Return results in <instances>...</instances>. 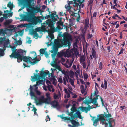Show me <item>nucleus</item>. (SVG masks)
<instances>
[{
	"instance_id": "obj_9",
	"label": "nucleus",
	"mask_w": 127,
	"mask_h": 127,
	"mask_svg": "<svg viewBox=\"0 0 127 127\" xmlns=\"http://www.w3.org/2000/svg\"><path fill=\"white\" fill-rule=\"evenodd\" d=\"M3 36V37H0V46L1 47L3 43L2 46L3 48H6V47H10L9 45H10L9 44H10L9 39H5L6 37L5 35Z\"/></svg>"
},
{
	"instance_id": "obj_35",
	"label": "nucleus",
	"mask_w": 127,
	"mask_h": 127,
	"mask_svg": "<svg viewBox=\"0 0 127 127\" xmlns=\"http://www.w3.org/2000/svg\"><path fill=\"white\" fill-rule=\"evenodd\" d=\"M91 103V100L86 99L84 101V103L86 104L89 105V104Z\"/></svg>"
},
{
	"instance_id": "obj_61",
	"label": "nucleus",
	"mask_w": 127,
	"mask_h": 127,
	"mask_svg": "<svg viewBox=\"0 0 127 127\" xmlns=\"http://www.w3.org/2000/svg\"><path fill=\"white\" fill-rule=\"evenodd\" d=\"M36 32H39L41 31V28H37L35 29Z\"/></svg>"
},
{
	"instance_id": "obj_45",
	"label": "nucleus",
	"mask_w": 127,
	"mask_h": 127,
	"mask_svg": "<svg viewBox=\"0 0 127 127\" xmlns=\"http://www.w3.org/2000/svg\"><path fill=\"white\" fill-rule=\"evenodd\" d=\"M104 85L105 89H106L107 88V82L105 80H104Z\"/></svg>"
},
{
	"instance_id": "obj_62",
	"label": "nucleus",
	"mask_w": 127,
	"mask_h": 127,
	"mask_svg": "<svg viewBox=\"0 0 127 127\" xmlns=\"http://www.w3.org/2000/svg\"><path fill=\"white\" fill-rule=\"evenodd\" d=\"M81 64L82 65L84 69L86 67V65L85 63H82V64Z\"/></svg>"
},
{
	"instance_id": "obj_54",
	"label": "nucleus",
	"mask_w": 127,
	"mask_h": 127,
	"mask_svg": "<svg viewBox=\"0 0 127 127\" xmlns=\"http://www.w3.org/2000/svg\"><path fill=\"white\" fill-rule=\"evenodd\" d=\"M33 35L34 37V38L37 37V38H38V34L37 32L34 34Z\"/></svg>"
},
{
	"instance_id": "obj_53",
	"label": "nucleus",
	"mask_w": 127,
	"mask_h": 127,
	"mask_svg": "<svg viewBox=\"0 0 127 127\" xmlns=\"http://www.w3.org/2000/svg\"><path fill=\"white\" fill-rule=\"evenodd\" d=\"M69 75H74V72L72 71H70L69 72Z\"/></svg>"
},
{
	"instance_id": "obj_52",
	"label": "nucleus",
	"mask_w": 127,
	"mask_h": 127,
	"mask_svg": "<svg viewBox=\"0 0 127 127\" xmlns=\"http://www.w3.org/2000/svg\"><path fill=\"white\" fill-rule=\"evenodd\" d=\"M41 84V83L39 81H37L36 82V85H33V87H36V86L39 85V84Z\"/></svg>"
},
{
	"instance_id": "obj_14",
	"label": "nucleus",
	"mask_w": 127,
	"mask_h": 127,
	"mask_svg": "<svg viewBox=\"0 0 127 127\" xmlns=\"http://www.w3.org/2000/svg\"><path fill=\"white\" fill-rule=\"evenodd\" d=\"M70 110L71 112H69L68 109L66 111V112L67 113V114L70 116L72 115L75 112H76L77 111L76 107H72Z\"/></svg>"
},
{
	"instance_id": "obj_1",
	"label": "nucleus",
	"mask_w": 127,
	"mask_h": 127,
	"mask_svg": "<svg viewBox=\"0 0 127 127\" xmlns=\"http://www.w3.org/2000/svg\"><path fill=\"white\" fill-rule=\"evenodd\" d=\"M9 47L11 48L12 53L9 55L10 58L11 59H17V62L20 63L22 60L27 63L28 64H31L32 65L35 64L39 60L37 59L36 54L35 51L32 52L35 53L34 56L35 58L33 59L29 56H25L26 51L21 49H19L18 50L16 49L15 46L9 45Z\"/></svg>"
},
{
	"instance_id": "obj_64",
	"label": "nucleus",
	"mask_w": 127,
	"mask_h": 127,
	"mask_svg": "<svg viewBox=\"0 0 127 127\" xmlns=\"http://www.w3.org/2000/svg\"><path fill=\"white\" fill-rule=\"evenodd\" d=\"M32 106L33 107V109L32 110V111H33L34 112L36 111L37 110V109L35 108V107L34 105H33Z\"/></svg>"
},
{
	"instance_id": "obj_25",
	"label": "nucleus",
	"mask_w": 127,
	"mask_h": 127,
	"mask_svg": "<svg viewBox=\"0 0 127 127\" xmlns=\"http://www.w3.org/2000/svg\"><path fill=\"white\" fill-rule=\"evenodd\" d=\"M21 39V38H20L19 40H17L16 39H14V40L16 41L15 43V44H17V45H20L22 43V41L20 40Z\"/></svg>"
},
{
	"instance_id": "obj_21",
	"label": "nucleus",
	"mask_w": 127,
	"mask_h": 127,
	"mask_svg": "<svg viewBox=\"0 0 127 127\" xmlns=\"http://www.w3.org/2000/svg\"><path fill=\"white\" fill-rule=\"evenodd\" d=\"M97 102V100L94 98L93 99H92L91 100V103H92L94 104L96 106V107H94L95 108H96V107H98V104Z\"/></svg>"
},
{
	"instance_id": "obj_5",
	"label": "nucleus",
	"mask_w": 127,
	"mask_h": 127,
	"mask_svg": "<svg viewBox=\"0 0 127 127\" xmlns=\"http://www.w3.org/2000/svg\"><path fill=\"white\" fill-rule=\"evenodd\" d=\"M49 74V72L48 71L45 72L44 71H41L40 73V75L37 74H36L35 73H34V76H31L32 80L33 81H39L40 82H41L43 81L42 80H40L41 79H42L44 80L45 78V76L48 75Z\"/></svg>"
},
{
	"instance_id": "obj_60",
	"label": "nucleus",
	"mask_w": 127,
	"mask_h": 127,
	"mask_svg": "<svg viewBox=\"0 0 127 127\" xmlns=\"http://www.w3.org/2000/svg\"><path fill=\"white\" fill-rule=\"evenodd\" d=\"M7 14H3V17L5 19H6L7 18Z\"/></svg>"
},
{
	"instance_id": "obj_23",
	"label": "nucleus",
	"mask_w": 127,
	"mask_h": 127,
	"mask_svg": "<svg viewBox=\"0 0 127 127\" xmlns=\"http://www.w3.org/2000/svg\"><path fill=\"white\" fill-rule=\"evenodd\" d=\"M60 39L55 40L53 45L58 46L60 44V42H61V41L60 40Z\"/></svg>"
},
{
	"instance_id": "obj_3",
	"label": "nucleus",
	"mask_w": 127,
	"mask_h": 127,
	"mask_svg": "<svg viewBox=\"0 0 127 127\" xmlns=\"http://www.w3.org/2000/svg\"><path fill=\"white\" fill-rule=\"evenodd\" d=\"M32 0H21L19 2L20 4L23 5L27 8L28 14L32 15L33 12L38 13L41 11L40 8L38 6H36L35 7H33L31 4Z\"/></svg>"
},
{
	"instance_id": "obj_20",
	"label": "nucleus",
	"mask_w": 127,
	"mask_h": 127,
	"mask_svg": "<svg viewBox=\"0 0 127 127\" xmlns=\"http://www.w3.org/2000/svg\"><path fill=\"white\" fill-rule=\"evenodd\" d=\"M54 13H51V14L48 15L46 16L45 17H43L42 18V19H44L45 18L46 19H48V18H51V19L55 18L54 16Z\"/></svg>"
},
{
	"instance_id": "obj_6",
	"label": "nucleus",
	"mask_w": 127,
	"mask_h": 127,
	"mask_svg": "<svg viewBox=\"0 0 127 127\" xmlns=\"http://www.w3.org/2000/svg\"><path fill=\"white\" fill-rule=\"evenodd\" d=\"M57 21V19L54 18L51 19H49L46 21L45 22L43 23V25H45L46 26L48 27L49 29L50 30L53 29L54 30H57L55 29L54 27V24L56 23V21Z\"/></svg>"
},
{
	"instance_id": "obj_37",
	"label": "nucleus",
	"mask_w": 127,
	"mask_h": 127,
	"mask_svg": "<svg viewBox=\"0 0 127 127\" xmlns=\"http://www.w3.org/2000/svg\"><path fill=\"white\" fill-rule=\"evenodd\" d=\"M69 22V25L70 26H72L73 25V22L71 19H70L68 20Z\"/></svg>"
},
{
	"instance_id": "obj_2",
	"label": "nucleus",
	"mask_w": 127,
	"mask_h": 127,
	"mask_svg": "<svg viewBox=\"0 0 127 127\" xmlns=\"http://www.w3.org/2000/svg\"><path fill=\"white\" fill-rule=\"evenodd\" d=\"M98 118L95 119L96 118L95 117H93L91 120L93 122V125L95 127H96L99 121L100 120L102 124L104 125L105 127H108V124H109L108 127H113L112 125V123L115 121L114 120H112V118H110L112 117L111 114L108 113L107 114L105 112H104V114H100L98 115Z\"/></svg>"
},
{
	"instance_id": "obj_7",
	"label": "nucleus",
	"mask_w": 127,
	"mask_h": 127,
	"mask_svg": "<svg viewBox=\"0 0 127 127\" xmlns=\"http://www.w3.org/2000/svg\"><path fill=\"white\" fill-rule=\"evenodd\" d=\"M64 114H62V115H58V116L59 117H60V118L61 119H62L64 120V121L66 120H68L71 122V123L73 125H70L69 124L68 125V126L70 127H76V126H79L80 124L79 122H76L74 120H73L70 117H64L63 116Z\"/></svg>"
},
{
	"instance_id": "obj_10",
	"label": "nucleus",
	"mask_w": 127,
	"mask_h": 127,
	"mask_svg": "<svg viewBox=\"0 0 127 127\" xmlns=\"http://www.w3.org/2000/svg\"><path fill=\"white\" fill-rule=\"evenodd\" d=\"M70 118L74 120L75 118H78L79 119H82V116L81 115V113L79 110H77L76 112L72 115L70 116Z\"/></svg>"
},
{
	"instance_id": "obj_31",
	"label": "nucleus",
	"mask_w": 127,
	"mask_h": 127,
	"mask_svg": "<svg viewBox=\"0 0 127 127\" xmlns=\"http://www.w3.org/2000/svg\"><path fill=\"white\" fill-rule=\"evenodd\" d=\"M46 48H45L44 49H41L39 50V52L40 53V55L41 54H44V53L46 51L45 50H46Z\"/></svg>"
},
{
	"instance_id": "obj_47",
	"label": "nucleus",
	"mask_w": 127,
	"mask_h": 127,
	"mask_svg": "<svg viewBox=\"0 0 127 127\" xmlns=\"http://www.w3.org/2000/svg\"><path fill=\"white\" fill-rule=\"evenodd\" d=\"M58 81L59 83H62L63 82V79L62 78H59L58 79Z\"/></svg>"
},
{
	"instance_id": "obj_8",
	"label": "nucleus",
	"mask_w": 127,
	"mask_h": 127,
	"mask_svg": "<svg viewBox=\"0 0 127 127\" xmlns=\"http://www.w3.org/2000/svg\"><path fill=\"white\" fill-rule=\"evenodd\" d=\"M24 21H27L30 22H31L33 25L37 24L38 21L37 19H34L32 16V15L28 14L27 15L24 16L23 18Z\"/></svg>"
},
{
	"instance_id": "obj_33",
	"label": "nucleus",
	"mask_w": 127,
	"mask_h": 127,
	"mask_svg": "<svg viewBox=\"0 0 127 127\" xmlns=\"http://www.w3.org/2000/svg\"><path fill=\"white\" fill-rule=\"evenodd\" d=\"M80 89L81 93L83 94L85 91L84 86L83 85H81L80 86Z\"/></svg>"
},
{
	"instance_id": "obj_13",
	"label": "nucleus",
	"mask_w": 127,
	"mask_h": 127,
	"mask_svg": "<svg viewBox=\"0 0 127 127\" xmlns=\"http://www.w3.org/2000/svg\"><path fill=\"white\" fill-rule=\"evenodd\" d=\"M57 30H54L53 29L52 30H50L48 32V36L49 37L52 39H54V36L53 34V33L55 32H57Z\"/></svg>"
},
{
	"instance_id": "obj_39",
	"label": "nucleus",
	"mask_w": 127,
	"mask_h": 127,
	"mask_svg": "<svg viewBox=\"0 0 127 127\" xmlns=\"http://www.w3.org/2000/svg\"><path fill=\"white\" fill-rule=\"evenodd\" d=\"M58 25L63 26V23L61 21H59L57 23Z\"/></svg>"
},
{
	"instance_id": "obj_4",
	"label": "nucleus",
	"mask_w": 127,
	"mask_h": 127,
	"mask_svg": "<svg viewBox=\"0 0 127 127\" xmlns=\"http://www.w3.org/2000/svg\"><path fill=\"white\" fill-rule=\"evenodd\" d=\"M63 39H61V46H64V47L68 46L69 48L71 45V43L70 41L72 40L71 36L69 34H64L63 35Z\"/></svg>"
},
{
	"instance_id": "obj_40",
	"label": "nucleus",
	"mask_w": 127,
	"mask_h": 127,
	"mask_svg": "<svg viewBox=\"0 0 127 127\" xmlns=\"http://www.w3.org/2000/svg\"><path fill=\"white\" fill-rule=\"evenodd\" d=\"M69 82L70 83V84L72 86H74V80L70 78Z\"/></svg>"
},
{
	"instance_id": "obj_63",
	"label": "nucleus",
	"mask_w": 127,
	"mask_h": 127,
	"mask_svg": "<svg viewBox=\"0 0 127 127\" xmlns=\"http://www.w3.org/2000/svg\"><path fill=\"white\" fill-rule=\"evenodd\" d=\"M44 54L45 55V56L46 57H47L48 56V54L47 51H45Z\"/></svg>"
},
{
	"instance_id": "obj_59",
	"label": "nucleus",
	"mask_w": 127,
	"mask_h": 127,
	"mask_svg": "<svg viewBox=\"0 0 127 127\" xmlns=\"http://www.w3.org/2000/svg\"><path fill=\"white\" fill-rule=\"evenodd\" d=\"M67 64H67V62L65 64H63V65H64L65 66V67L66 68H69V67H68Z\"/></svg>"
},
{
	"instance_id": "obj_16",
	"label": "nucleus",
	"mask_w": 127,
	"mask_h": 127,
	"mask_svg": "<svg viewBox=\"0 0 127 127\" xmlns=\"http://www.w3.org/2000/svg\"><path fill=\"white\" fill-rule=\"evenodd\" d=\"M35 101L36 105H40L43 103L44 96H41L39 98L38 100H37V97L36 98V100Z\"/></svg>"
},
{
	"instance_id": "obj_44",
	"label": "nucleus",
	"mask_w": 127,
	"mask_h": 127,
	"mask_svg": "<svg viewBox=\"0 0 127 127\" xmlns=\"http://www.w3.org/2000/svg\"><path fill=\"white\" fill-rule=\"evenodd\" d=\"M88 77V76L87 73H85L84 76V79L85 80H87Z\"/></svg>"
},
{
	"instance_id": "obj_28",
	"label": "nucleus",
	"mask_w": 127,
	"mask_h": 127,
	"mask_svg": "<svg viewBox=\"0 0 127 127\" xmlns=\"http://www.w3.org/2000/svg\"><path fill=\"white\" fill-rule=\"evenodd\" d=\"M12 21V20L11 19L6 20V22L4 23V24L5 25H8L11 23Z\"/></svg>"
},
{
	"instance_id": "obj_32",
	"label": "nucleus",
	"mask_w": 127,
	"mask_h": 127,
	"mask_svg": "<svg viewBox=\"0 0 127 127\" xmlns=\"http://www.w3.org/2000/svg\"><path fill=\"white\" fill-rule=\"evenodd\" d=\"M92 55L94 58L96 59V52L95 50L94 49L92 48Z\"/></svg>"
},
{
	"instance_id": "obj_41",
	"label": "nucleus",
	"mask_w": 127,
	"mask_h": 127,
	"mask_svg": "<svg viewBox=\"0 0 127 127\" xmlns=\"http://www.w3.org/2000/svg\"><path fill=\"white\" fill-rule=\"evenodd\" d=\"M61 26L57 25L56 29H57V31H60L62 29H63V28H61Z\"/></svg>"
},
{
	"instance_id": "obj_56",
	"label": "nucleus",
	"mask_w": 127,
	"mask_h": 127,
	"mask_svg": "<svg viewBox=\"0 0 127 127\" xmlns=\"http://www.w3.org/2000/svg\"><path fill=\"white\" fill-rule=\"evenodd\" d=\"M58 95H56L55 94L54 96V98L55 99H56L58 98Z\"/></svg>"
},
{
	"instance_id": "obj_43",
	"label": "nucleus",
	"mask_w": 127,
	"mask_h": 127,
	"mask_svg": "<svg viewBox=\"0 0 127 127\" xmlns=\"http://www.w3.org/2000/svg\"><path fill=\"white\" fill-rule=\"evenodd\" d=\"M46 96L47 97L46 98L48 99L49 100H51V98L50 96V94L48 93H47L46 94Z\"/></svg>"
},
{
	"instance_id": "obj_22",
	"label": "nucleus",
	"mask_w": 127,
	"mask_h": 127,
	"mask_svg": "<svg viewBox=\"0 0 127 127\" xmlns=\"http://www.w3.org/2000/svg\"><path fill=\"white\" fill-rule=\"evenodd\" d=\"M58 48L57 46L53 45V49L51 51V53H53L54 52L57 53L58 51Z\"/></svg>"
},
{
	"instance_id": "obj_27",
	"label": "nucleus",
	"mask_w": 127,
	"mask_h": 127,
	"mask_svg": "<svg viewBox=\"0 0 127 127\" xmlns=\"http://www.w3.org/2000/svg\"><path fill=\"white\" fill-rule=\"evenodd\" d=\"M30 94L31 96L34 97V100L35 101H36L37 97L35 95L34 92L32 91H30Z\"/></svg>"
},
{
	"instance_id": "obj_58",
	"label": "nucleus",
	"mask_w": 127,
	"mask_h": 127,
	"mask_svg": "<svg viewBox=\"0 0 127 127\" xmlns=\"http://www.w3.org/2000/svg\"><path fill=\"white\" fill-rule=\"evenodd\" d=\"M122 49L121 50L120 52H119L118 55H120L121 54L123 53V49L122 48Z\"/></svg>"
},
{
	"instance_id": "obj_57",
	"label": "nucleus",
	"mask_w": 127,
	"mask_h": 127,
	"mask_svg": "<svg viewBox=\"0 0 127 127\" xmlns=\"http://www.w3.org/2000/svg\"><path fill=\"white\" fill-rule=\"evenodd\" d=\"M35 92H36V94L37 95H40L41 93L39 91H38V90L36 91Z\"/></svg>"
},
{
	"instance_id": "obj_19",
	"label": "nucleus",
	"mask_w": 127,
	"mask_h": 127,
	"mask_svg": "<svg viewBox=\"0 0 127 127\" xmlns=\"http://www.w3.org/2000/svg\"><path fill=\"white\" fill-rule=\"evenodd\" d=\"M50 104L54 108H56L59 106L58 102L55 100L52 101L51 102H50Z\"/></svg>"
},
{
	"instance_id": "obj_51",
	"label": "nucleus",
	"mask_w": 127,
	"mask_h": 127,
	"mask_svg": "<svg viewBox=\"0 0 127 127\" xmlns=\"http://www.w3.org/2000/svg\"><path fill=\"white\" fill-rule=\"evenodd\" d=\"M50 118L49 117V116L47 115L46 117V121H50Z\"/></svg>"
},
{
	"instance_id": "obj_30",
	"label": "nucleus",
	"mask_w": 127,
	"mask_h": 127,
	"mask_svg": "<svg viewBox=\"0 0 127 127\" xmlns=\"http://www.w3.org/2000/svg\"><path fill=\"white\" fill-rule=\"evenodd\" d=\"M18 34L16 33V34L14 35L15 37L18 36L19 35V34L21 36L23 34V32H22V31H18Z\"/></svg>"
},
{
	"instance_id": "obj_26",
	"label": "nucleus",
	"mask_w": 127,
	"mask_h": 127,
	"mask_svg": "<svg viewBox=\"0 0 127 127\" xmlns=\"http://www.w3.org/2000/svg\"><path fill=\"white\" fill-rule=\"evenodd\" d=\"M6 48H4L3 49L0 48V56H3L4 54V51Z\"/></svg>"
},
{
	"instance_id": "obj_18",
	"label": "nucleus",
	"mask_w": 127,
	"mask_h": 127,
	"mask_svg": "<svg viewBox=\"0 0 127 127\" xmlns=\"http://www.w3.org/2000/svg\"><path fill=\"white\" fill-rule=\"evenodd\" d=\"M50 30L48 27L46 26L45 25H43L42 26V28H41V31L42 32H48Z\"/></svg>"
},
{
	"instance_id": "obj_36",
	"label": "nucleus",
	"mask_w": 127,
	"mask_h": 127,
	"mask_svg": "<svg viewBox=\"0 0 127 127\" xmlns=\"http://www.w3.org/2000/svg\"><path fill=\"white\" fill-rule=\"evenodd\" d=\"M65 7L67 11L70 10L71 9V8L72 7L70 6V5L67 6H65Z\"/></svg>"
},
{
	"instance_id": "obj_17",
	"label": "nucleus",
	"mask_w": 127,
	"mask_h": 127,
	"mask_svg": "<svg viewBox=\"0 0 127 127\" xmlns=\"http://www.w3.org/2000/svg\"><path fill=\"white\" fill-rule=\"evenodd\" d=\"M70 77L68 75H65L64 76V77L63 78V82L64 84L65 85H66L67 82L68 83L69 81Z\"/></svg>"
},
{
	"instance_id": "obj_46",
	"label": "nucleus",
	"mask_w": 127,
	"mask_h": 127,
	"mask_svg": "<svg viewBox=\"0 0 127 127\" xmlns=\"http://www.w3.org/2000/svg\"><path fill=\"white\" fill-rule=\"evenodd\" d=\"M73 61H72L71 62H67V64L68 65V67L69 68L72 65V63H73Z\"/></svg>"
},
{
	"instance_id": "obj_12",
	"label": "nucleus",
	"mask_w": 127,
	"mask_h": 127,
	"mask_svg": "<svg viewBox=\"0 0 127 127\" xmlns=\"http://www.w3.org/2000/svg\"><path fill=\"white\" fill-rule=\"evenodd\" d=\"M51 54L52 58L54 59L53 61L52 62V63L51 64V65L53 67H56L57 66L56 61L57 60L55 59V57L57 53L53 52Z\"/></svg>"
},
{
	"instance_id": "obj_48",
	"label": "nucleus",
	"mask_w": 127,
	"mask_h": 127,
	"mask_svg": "<svg viewBox=\"0 0 127 127\" xmlns=\"http://www.w3.org/2000/svg\"><path fill=\"white\" fill-rule=\"evenodd\" d=\"M89 24V22L86 21L85 23V27L87 28V27Z\"/></svg>"
},
{
	"instance_id": "obj_24",
	"label": "nucleus",
	"mask_w": 127,
	"mask_h": 127,
	"mask_svg": "<svg viewBox=\"0 0 127 127\" xmlns=\"http://www.w3.org/2000/svg\"><path fill=\"white\" fill-rule=\"evenodd\" d=\"M51 100H49L47 98H45L44 96V101L43 103H45V104H50L51 102Z\"/></svg>"
},
{
	"instance_id": "obj_34",
	"label": "nucleus",
	"mask_w": 127,
	"mask_h": 127,
	"mask_svg": "<svg viewBox=\"0 0 127 127\" xmlns=\"http://www.w3.org/2000/svg\"><path fill=\"white\" fill-rule=\"evenodd\" d=\"M28 26L27 24H21L18 25V27L20 28L25 27Z\"/></svg>"
},
{
	"instance_id": "obj_55",
	"label": "nucleus",
	"mask_w": 127,
	"mask_h": 127,
	"mask_svg": "<svg viewBox=\"0 0 127 127\" xmlns=\"http://www.w3.org/2000/svg\"><path fill=\"white\" fill-rule=\"evenodd\" d=\"M100 99H101V102L102 104V105L103 106H104V101H103V100L102 99V98L100 96Z\"/></svg>"
},
{
	"instance_id": "obj_50",
	"label": "nucleus",
	"mask_w": 127,
	"mask_h": 127,
	"mask_svg": "<svg viewBox=\"0 0 127 127\" xmlns=\"http://www.w3.org/2000/svg\"><path fill=\"white\" fill-rule=\"evenodd\" d=\"M76 101H74L72 102V103L73 104V105L72 107H75L76 104L75 103Z\"/></svg>"
},
{
	"instance_id": "obj_29",
	"label": "nucleus",
	"mask_w": 127,
	"mask_h": 127,
	"mask_svg": "<svg viewBox=\"0 0 127 127\" xmlns=\"http://www.w3.org/2000/svg\"><path fill=\"white\" fill-rule=\"evenodd\" d=\"M85 60V58L83 56H82L80 58V62L81 64H82V63H84V61Z\"/></svg>"
},
{
	"instance_id": "obj_15",
	"label": "nucleus",
	"mask_w": 127,
	"mask_h": 127,
	"mask_svg": "<svg viewBox=\"0 0 127 127\" xmlns=\"http://www.w3.org/2000/svg\"><path fill=\"white\" fill-rule=\"evenodd\" d=\"M9 30L7 29H0V37L4 36L5 34H7V31Z\"/></svg>"
},
{
	"instance_id": "obj_11",
	"label": "nucleus",
	"mask_w": 127,
	"mask_h": 127,
	"mask_svg": "<svg viewBox=\"0 0 127 127\" xmlns=\"http://www.w3.org/2000/svg\"><path fill=\"white\" fill-rule=\"evenodd\" d=\"M93 108L94 107H91L90 105H89L87 107L81 106L79 107V108L82 112L85 111L86 113H87L88 111H90L91 109Z\"/></svg>"
},
{
	"instance_id": "obj_38",
	"label": "nucleus",
	"mask_w": 127,
	"mask_h": 127,
	"mask_svg": "<svg viewBox=\"0 0 127 127\" xmlns=\"http://www.w3.org/2000/svg\"><path fill=\"white\" fill-rule=\"evenodd\" d=\"M95 90L94 93V96H95L97 95L98 93V92L97 91V89L96 88V87H95Z\"/></svg>"
},
{
	"instance_id": "obj_42",
	"label": "nucleus",
	"mask_w": 127,
	"mask_h": 127,
	"mask_svg": "<svg viewBox=\"0 0 127 127\" xmlns=\"http://www.w3.org/2000/svg\"><path fill=\"white\" fill-rule=\"evenodd\" d=\"M13 5V4H12L11 2L10 1L9 2L7 5V7L10 8V9L12 8V6Z\"/></svg>"
},
{
	"instance_id": "obj_49",
	"label": "nucleus",
	"mask_w": 127,
	"mask_h": 127,
	"mask_svg": "<svg viewBox=\"0 0 127 127\" xmlns=\"http://www.w3.org/2000/svg\"><path fill=\"white\" fill-rule=\"evenodd\" d=\"M37 32L35 30H32L31 33V34L32 35H33L35 33Z\"/></svg>"
}]
</instances>
